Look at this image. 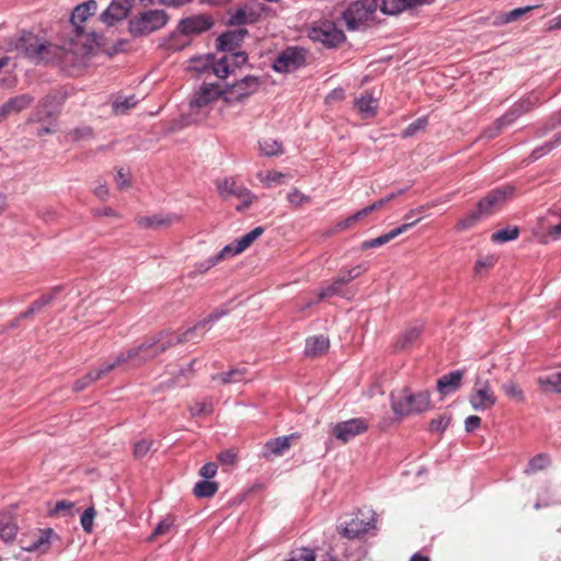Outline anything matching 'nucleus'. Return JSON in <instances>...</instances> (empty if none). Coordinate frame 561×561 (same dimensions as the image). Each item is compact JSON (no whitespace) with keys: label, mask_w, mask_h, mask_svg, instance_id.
<instances>
[{"label":"nucleus","mask_w":561,"mask_h":561,"mask_svg":"<svg viewBox=\"0 0 561 561\" xmlns=\"http://www.w3.org/2000/svg\"><path fill=\"white\" fill-rule=\"evenodd\" d=\"M7 43L8 51H14L19 56L30 59L35 64L47 59L48 50L50 48V45L46 41L28 31H22L21 33L9 37Z\"/></svg>","instance_id":"nucleus-1"},{"label":"nucleus","mask_w":561,"mask_h":561,"mask_svg":"<svg viewBox=\"0 0 561 561\" xmlns=\"http://www.w3.org/2000/svg\"><path fill=\"white\" fill-rule=\"evenodd\" d=\"M390 404L397 417L420 414L431 408V394L428 391L413 393L409 388H402L390 393Z\"/></svg>","instance_id":"nucleus-2"},{"label":"nucleus","mask_w":561,"mask_h":561,"mask_svg":"<svg viewBox=\"0 0 561 561\" xmlns=\"http://www.w3.org/2000/svg\"><path fill=\"white\" fill-rule=\"evenodd\" d=\"M98 9V4L95 0H88L78 4L71 15L70 23L72 26V31L75 33L76 38L83 39L82 45L85 47L102 46L104 42V37L102 34L95 32L94 30H87L83 23L92 18Z\"/></svg>","instance_id":"nucleus-3"},{"label":"nucleus","mask_w":561,"mask_h":561,"mask_svg":"<svg viewBox=\"0 0 561 561\" xmlns=\"http://www.w3.org/2000/svg\"><path fill=\"white\" fill-rule=\"evenodd\" d=\"M378 0H357L351 2L342 13L348 31H365L376 24Z\"/></svg>","instance_id":"nucleus-4"},{"label":"nucleus","mask_w":561,"mask_h":561,"mask_svg":"<svg viewBox=\"0 0 561 561\" xmlns=\"http://www.w3.org/2000/svg\"><path fill=\"white\" fill-rule=\"evenodd\" d=\"M169 21V15L164 10H146L128 21V32L133 37L149 35L161 30Z\"/></svg>","instance_id":"nucleus-5"},{"label":"nucleus","mask_w":561,"mask_h":561,"mask_svg":"<svg viewBox=\"0 0 561 561\" xmlns=\"http://www.w3.org/2000/svg\"><path fill=\"white\" fill-rule=\"evenodd\" d=\"M167 342H171V332L162 331L140 345L128 348L126 356L134 365H141L169 350L171 346H165Z\"/></svg>","instance_id":"nucleus-6"},{"label":"nucleus","mask_w":561,"mask_h":561,"mask_svg":"<svg viewBox=\"0 0 561 561\" xmlns=\"http://www.w3.org/2000/svg\"><path fill=\"white\" fill-rule=\"evenodd\" d=\"M539 103V95L536 92L529 93L514 103L503 116L497 118L493 126L485 130V136L488 138L497 136L504 127L512 125L518 117L534 110Z\"/></svg>","instance_id":"nucleus-7"},{"label":"nucleus","mask_w":561,"mask_h":561,"mask_svg":"<svg viewBox=\"0 0 561 561\" xmlns=\"http://www.w3.org/2000/svg\"><path fill=\"white\" fill-rule=\"evenodd\" d=\"M308 36L327 48H336L346 41L344 32L330 20L314 22L308 31Z\"/></svg>","instance_id":"nucleus-8"},{"label":"nucleus","mask_w":561,"mask_h":561,"mask_svg":"<svg viewBox=\"0 0 561 561\" xmlns=\"http://www.w3.org/2000/svg\"><path fill=\"white\" fill-rule=\"evenodd\" d=\"M262 81L256 76H245L232 84H227L221 92L222 101L231 105L241 103L260 90Z\"/></svg>","instance_id":"nucleus-9"},{"label":"nucleus","mask_w":561,"mask_h":561,"mask_svg":"<svg viewBox=\"0 0 561 561\" xmlns=\"http://www.w3.org/2000/svg\"><path fill=\"white\" fill-rule=\"evenodd\" d=\"M307 49L299 46H288L278 53L272 68L279 73L293 72L306 65Z\"/></svg>","instance_id":"nucleus-10"},{"label":"nucleus","mask_w":561,"mask_h":561,"mask_svg":"<svg viewBox=\"0 0 561 561\" xmlns=\"http://www.w3.org/2000/svg\"><path fill=\"white\" fill-rule=\"evenodd\" d=\"M515 192L516 187L512 184H505L493 188L478 202L477 207L479 213L484 217H489L500 209L506 201L515 194Z\"/></svg>","instance_id":"nucleus-11"},{"label":"nucleus","mask_w":561,"mask_h":561,"mask_svg":"<svg viewBox=\"0 0 561 561\" xmlns=\"http://www.w3.org/2000/svg\"><path fill=\"white\" fill-rule=\"evenodd\" d=\"M227 313L228 310L224 307L216 309L206 318L198 321L195 325L186 329L184 332L171 333V342H167L165 346H175L178 344H183L185 342L193 341L194 337L198 335L199 331H203L206 329V327L214 324Z\"/></svg>","instance_id":"nucleus-12"},{"label":"nucleus","mask_w":561,"mask_h":561,"mask_svg":"<svg viewBox=\"0 0 561 561\" xmlns=\"http://www.w3.org/2000/svg\"><path fill=\"white\" fill-rule=\"evenodd\" d=\"M469 403L474 411L483 412L492 409L496 403V397L491 389L489 380L477 378L469 394Z\"/></svg>","instance_id":"nucleus-13"},{"label":"nucleus","mask_w":561,"mask_h":561,"mask_svg":"<svg viewBox=\"0 0 561 561\" xmlns=\"http://www.w3.org/2000/svg\"><path fill=\"white\" fill-rule=\"evenodd\" d=\"M217 190L219 195L225 199L230 197L239 198L241 204L236 207L239 211L248 208L254 199L253 194L247 187L238 185L232 178L217 181Z\"/></svg>","instance_id":"nucleus-14"},{"label":"nucleus","mask_w":561,"mask_h":561,"mask_svg":"<svg viewBox=\"0 0 561 561\" xmlns=\"http://www.w3.org/2000/svg\"><path fill=\"white\" fill-rule=\"evenodd\" d=\"M264 10L265 5L261 2H245L229 14L228 23L237 26L255 23Z\"/></svg>","instance_id":"nucleus-15"},{"label":"nucleus","mask_w":561,"mask_h":561,"mask_svg":"<svg viewBox=\"0 0 561 561\" xmlns=\"http://www.w3.org/2000/svg\"><path fill=\"white\" fill-rule=\"evenodd\" d=\"M53 538L51 528H32V530L23 536L20 540L21 547L25 551L46 552Z\"/></svg>","instance_id":"nucleus-16"},{"label":"nucleus","mask_w":561,"mask_h":561,"mask_svg":"<svg viewBox=\"0 0 561 561\" xmlns=\"http://www.w3.org/2000/svg\"><path fill=\"white\" fill-rule=\"evenodd\" d=\"M368 425L362 417L339 422L332 427V435L342 443H347L367 431Z\"/></svg>","instance_id":"nucleus-17"},{"label":"nucleus","mask_w":561,"mask_h":561,"mask_svg":"<svg viewBox=\"0 0 561 561\" xmlns=\"http://www.w3.org/2000/svg\"><path fill=\"white\" fill-rule=\"evenodd\" d=\"M214 21L210 15L198 14L182 19L179 22L178 31L182 35H198L211 28Z\"/></svg>","instance_id":"nucleus-18"},{"label":"nucleus","mask_w":561,"mask_h":561,"mask_svg":"<svg viewBox=\"0 0 561 561\" xmlns=\"http://www.w3.org/2000/svg\"><path fill=\"white\" fill-rule=\"evenodd\" d=\"M131 3V0H112L110 5L101 13L100 20L107 26H114L128 16Z\"/></svg>","instance_id":"nucleus-19"},{"label":"nucleus","mask_w":561,"mask_h":561,"mask_svg":"<svg viewBox=\"0 0 561 561\" xmlns=\"http://www.w3.org/2000/svg\"><path fill=\"white\" fill-rule=\"evenodd\" d=\"M222 89L218 83H203L197 91L194 92L190 100L192 108H203L208 104L221 98Z\"/></svg>","instance_id":"nucleus-20"},{"label":"nucleus","mask_w":561,"mask_h":561,"mask_svg":"<svg viewBox=\"0 0 561 561\" xmlns=\"http://www.w3.org/2000/svg\"><path fill=\"white\" fill-rule=\"evenodd\" d=\"M248 33V30L243 27L227 31L217 37L216 47L225 54L234 51L240 47Z\"/></svg>","instance_id":"nucleus-21"},{"label":"nucleus","mask_w":561,"mask_h":561,"mask_svg":"<svg viewBox=\"0 0 561 561\" xmlns=\"http://www.w3.org/2000/svg\"><path fill=\"white\" fill-rule=\"evenodd\" d=\"M33 101L34 98L26 93L10 98L0 106V124L7 121L11 115L27 108Z\"/></svg>","instance_id":"nucleus-22"},{"label":"nucleus","mask_w":561,"mask_h":561,"mask_svg":"<svg viewBox=\"0 0 561 561\" xmlns=\"http://www.w3.org/2000/svg\"><path fill=\"white\" fill-rule=\"evenodd\" d=\"M295 438H298V435L290 434L267 440L262 448V457L272 459L284 455L290 448L291 440Z\"/></svg>","instance_id":"nucleus-23"},{"label":"nucleus","mask_w":561,"mask_h":561,"mask_svg":"<svg viewBox=\"0 0 561 561\" xmlns=\"http://www.w3.org/2000/svg\"><path fill=\"white\" fill-rule=\"evenodd\" d=\"M181 220V216L170 213V214H157L152 216H141L136 219V222L139 227L146 229H158L162 227H169L175 222Z\"/></svg>","instance_id":"nucleus-24"},{"label":"nucleus","mask_w":561,"mask_h":561,"mask_svg":"<svg viewBox=\"0 0 561 561\" xmlns=\"http://www.w3.org/2000/svg\"><path fill=\"white\" fill-rule=\"evenodd\" d=\"M419 221H420V219H415L413 221L405 222V224H403V225L392 229L391 231H389V232H387L385 234H381V236H379L377 238H374V239H370V240H365L360 244V249L362 250H369V249H374V248H378V247L385 245L386 243H388L391 240H393L396 237H398L401 233L408 231L411 227H413Z\"/></svg>","instance_id":"nucleus-25"},{"label":"nucleus","mask_w":561,"mask_h":561,"mask_svg":"<svg viewBox=\"0 0 561 561\" xmlns=\"http://www.w3.org/2000/svg\"><path fill=\"white\" fill-rule=\"evenodd\" d=\"M462 378L463 370H453L448 374L443 375L437 380L436 389L443 396L450 394L460 388Z\"/></svg>","instance_id":"nucleus-26"},{"label":"nucleus","mask_w":561,"mask_h":561,"mask_svg":"<svg viewBox=\"0 0 561 561\" xmlns=\"http://www.w3.org/2000/svg\"><path fill=\"white\" fill-rule=\"evenodd\" d=\"M377 522V513L369 506H363L356 510L354 517L343 520L340 526H376Z\"/></svg>","instance_id":"nucleus-27"},{"label":"nucleus","mask_w":561,"mask_h":561,"mask_svg":"<svg viewBox=\"0 0 561 561\" xmlns=\"http://www.w3.org/2000/svg\"><path fill=\"white\" fill-rule=\"evenodd\" d=\"M330 346V341L323 334L313 335L306 340L305 354L308 357H317L324 354Z\"/></svg>","instance_id":"nucleus-28"},{"label":"nucleus","mask_w":561,"mask_h":561,"mask_svg":"<svg viewBox=\"0 0 561 561\" xmlns=\"http://www.w3.org/2000/svg\"><path fill=\"white\" fill-rule=\"evenodd\" d=\"M537 382L545 392L561 393V370L539 376Z\"/></svg>","instance_id":"nucleus-29"},{"label":"nucleus","mask_w":561,"mask_h":561,"mask_svg":"<svg viewBox=\"0 0 561 561\" xmlns=\"http://www.w3.org/2000/svg\"><path fill=\"white\" fill-rule=\"evenodd\" d=\"M355 107L363 118H371L377 113L378 102L371 94H365L355 100Z\"/></svg>","instance_id":"nucleus-30"},{"label":"nucleus","mask_w":561,"mask_h":561,"mask_svg":"<svg viewBox=\"0 0 561 561\" xmlns=\"http://www.w3.org/2000/svg\"><path fill=\"white\" fill-rule=\"evenodd\" d=\"M248 370L244 367H234L227 371L211 376L213 380H219L222 385L237 383L245 380Z\"/></svg>","instance_id":"nucleus-31"},{"label":"nucleus","mask_w":561,"mask_h":561,"mask_svg":"<svg viewBox=\"0 0 561 561\" xmlns=\"http://www.w3.org/2000/svg\"><path fill=\"white\" fill-rule=\"evenodd\" d=\"M422 325H410L399 335L396 348L404 350L411 346L420 337Z\"/></svg>","instance_id":"nucleus-32"},{"label":"nucleus","mask_w":561,"mask_h":561,"mask_svg":"<svg viewBox=\"0 0 561 561\" xmlns=\"http://www.w3.org/2000/svg\"><path fill=\"white\" fill-rule=\"evenodd\" d=\"M345 286V280L335 278L329 286L322 288L318 295L317 300H311L306 304V308H309L321 300L332 297V296H342V288Z\"/></svg>","instance_id":"nucleus-33"},{"label":"nucleus","mask_w":561,"mask_h":561,"mask_svg":"<svg viewBox=\"0 0 561 561\" xmlns=\"http://www.w3.org/2000/svg\"><path fill=\"white\" fill-rule=\"evenodd\" d=\"M79 513V508L77 507V504L72 501L68 500H61L57 501L54 505V507L48 510V516L55 517L58 515L65 516V517H73Z\"/></svg>","instance_id":"nucleus-34"},{"label":"nucleus","mask_w":561,"mask_h":561,"mask_svg":"<svg viewBox=\"0 0 561 561\" xmlns=\"http://www.w3.org/2000/svg\"><path fill=\"white\" fill-rule=\"evenodd\" d=\"M103 376H105L104 371L102 370L101 366L96 369L90 370L88 374H85L83 377L77 379L73 383V391L80 392L88 388L93 382L101 379Z\"/></svg>","instance_id":"nucleus-35"},{"label":"nucleus","mask_w":561,"mask_h":561,"mask_svg":"<svg viewBox=\"0 0 561 561\" xmlns=\"http://www.w3.org/2000/svg\"><path fill=\"white\" fill-rule=\"evenodd\" d=\"M259 148L261 154L265 157H278L284 152L283 144L276 139L271 138L260 140Z\"/></svg>","instance_id":"nucleus-36"},{"label":"nucleus","mask_w":561,"mask_h":561,"mask_svg":"<svg viewBox=\"0 0 561 561\" xmlns=\"http://www.w3.org/2000/svg\"><path fill=\"white\" fill-rule=\"evenodd\" d=\"M264 232L262 226L255 227L244 236L236 239V251L243 252L247 250L256 239H259Z\"/></svg>","instance_id":"nucleus-37"},{"label":"nucleus","mask_w":561,"mask_h":561,"mask_svg":"<svg viewBox=\"0 0 561 561\" xmlns=\"http://www.w3.org/2000/svg\"><path fill=\"white\" fill-rule=\"evenodd\" d=\"M550 457L547 454H537L527 463L524 472L526 474H533L540 470H543L550 466Z\"/></svg>","instance_id":"nucleus-38"},{"label":"nucleus","mask_w":561,"mask_h":561,"mask_svg":"<svg viewBox=\"0 0 561 561\" xmlns=\"http://www.w3.org/2000/svg\"><path fill=\"white\" fill-rule=\"evenodd\" d=\"M519 236V228L517 226H508L504 229L497 230L491 236V241L494 243H505L514 241Z\"/></svg>","instance_id":"nucleus-39"},{"label":"nucleus","mask_w":561,"mask_h":561,"mask_svg":"<svg viewBox=\"0 0 561 561\" xmlns=\"http://www.w3.org/2000/svg\"><path fill=\"white\" fill-rule=\"evenodd\" d=\"M217 491L218 483L210 480H201L195 484L193 489V493L197 497H210Z\"/></svg>","instance_id":"nucleus-40"},{"label":"nucleus","mask_w":561,"mask_h":561,"mask_svg":"<svg viewBox=\"0 0 561 561\" xmlns=\"http://www.w3.org/2000/svg\"><path fill=\"white\" fill-rule=\"evenodd\" d=\"M501 389L510 399L518 402H524L526 400L523 389L513 380L505 381L501 386Z\"/></svg>","instance_id":"nucleus-41"},{"label":"nucleus","mask_w":561,"mask_h":561,"mask_svg":"<svg viewBox=\"0 0 561 561\" xmlns=\"http://www.w3.org/2000/svg\"><path fill=\"white\" fill-rule=\"evenodd\" d=\"M138 103L136 95L118 98L113 102V111L115 114H125Z\"/></svg>","instance_id":"nucleus-42"},{"label":"nucleus","mask_w":561,"mask_h":561,"mask_svg":"<svg viewBox=\"0 0 561 561\" xmlns=\"http://www.w3.org/2000/svg\"><path fill=\"white\" fill-rule=\"evenodd\" d=\"M484 216L482 214H480L479 209L477 208L476 210H472V211L468 213L465 217H462L458 221L456 228L459 231L468 230V229L472 228Z\"/></svg>","instance_id":"nucleus-43"},{"label":"nucleus","mask_w":561,"mask_h":561,"mask_svg":"<svg viewBox=\"0 0 561 561\" xmlns=\"http://www.w3.org/2000/svg\"><path fill=\"white\" fill-rule=\"evenodd\" d=\"M211 70L214 75L220 79L227 78L232 72L226 55L213 62Z\"/></svg>","instance_id":"nucleus-44"},{"label":"nucleus","mask_w":561,"mask_h":561,"mask_svg":"<svg viewBox=\"0 0 561 561\" xmlns=\"http://www.w3.org/2000/svg\"><path fill=\"white\" fill-rule=\"evenodd\" d=\"M378 8H380L382 13L388 15H394L407 11V8L401 0H382Z\"/></svg>","instance_id":"nucleus-45"},{"label":"nucleus","mask_w":561,"mask_h":561,"mask_svg":"<svg viewBox=\"0 0 561 561\" xmlns=\"http://www.w3.org/2000/svg\"><path fill=\"white\" fill-rule=\"evenodd\" d=\"M428 124L426 116L419 117L411 124H409L401 133L402 138H409L414 136L419 130L425 129Z\"/></svg>","instance_id":"nucleus-46"},{"label":"nucleus","mask_w":561,"mask_h":561,"mask_svg":"<svg viewBox=\"0 0 561 561\" xmlns=\"http://www.w3.org/2000/svg\"><path fill=\"white\" fill-rule=\"evenodd\" d=\"M451 417L450 415L444 413L438 415L437 417L433 419L430 422L428 430L432 433H444L448 425L450 424Z\"/></svg>","instance_id":"nucleus-47"},{"label":"nucleus","mask_w":561,"mask_h":561,"mask_svg":"<svg viewBox=\"0 0 561 561\" xmlns=\"http://www.w3.org/2000/svg\"><path fill=\"white\" fill-rule=\"evenodd\" d=\"M285 561H316V553L308 548L293 550Z\"/></svg>","instance_id":"nucleus-48"},{"label":"nucleus","mask_w":561,"mask_h":561,"mask_svg":"<svg viewBox=\"0 0 561 561\" xmlns=\"http://www.w3.org/2000/svg\"><path fill=\"white\" fill-rule=\"evenodd\" d=\"M127 355V350L119 352L112 362L105 363L101 366L104 374H108L110 371L114 370L117 367H121L124 364H127L130 362L129 357Z\"/></svg>","instance_id":"nucleus-49"},{"label":"nucleus","mask_w":561,"mask_h":561,"mask_svg":"<svg viewBox=\"0 0 561 561\" xmlns=\"http://www.w3.org/2000/svg\"><path fill=\"white\" fill-rule=\"evenodd\" d=\"M225 55L229 61L230 69H232V72L234 71V69L240 68L248 61V55L245 51H241V50L236 51L234 50V51L227 53Z\"/></svg>","instance_id":"nucleus-50"},{"label":"nucleus","mask_w":561,"mask_h":561,"mask_svg":"<svg viewBox=\"0 0 561 561\" xmlns=\"http://www.w3.org/2000/svg\"><path fill=\"white\" fill-rule=\"evenodd\" d=\"M288 203L294 207H299L306 203H310L311 197L300 192L298 188H293L287 194Z\"/></svg>","instance_id":"nucleus-51"},{"label":"nucleus","mask_w":561,"mask_h":561,"mask_svg":"<svg viewBox=\"0 0 561 561\" xmlns=\"http://www.w3.org/2000/svg\"><path fill=\"white\" fill-rule=\"evenodd\" d=\"M495 262H496V257L494 255H485V256L480 257L479 260H477V262L474 264V268H473L474 273L477 275L482 274L483 271H486L490 267H492Z\"/></svg>","instance_id":"nucleus-52"},{"label":"nucleus","mask_w":561,"mask_h":561,"mask_svg":"<svg viewBox=\"0 0 561 561\" xmlns=\"http://www.w3.org/2000/svg\"><path fill=\"white\" fill-rule=\"evenodd\" d=\"M192 416H201L203 414H210L213 412V404L208 402H196L190 408Z\"/></svg>","instance_id":"nucleus-53"},{"label":"nucleus","mask_w":561,"mask_h":561,"mask_svg":"<svg viewBox=\"0 0 561 561\" xmlns=\"http://www.w3.org/2000/svg\"><path fill=\"white\" fill-rule=\"evenodd\" d=\"M551 150H553V144H549V141L545 142L543 145L536 147L531 153L529 154L530 161H536L543 156L548 154Z\"/></svg>","instance_id":"nucleus-54"},{"label":"nucleus","mask_w":561,"mask_h":561,"mask_svg":"<svg viewBox=\"0 0 561 561\" xmlns=\"http://www.w3.org/2000/svg\"><path fill=\"white\" fill-rule=\"evenodd\" d=\"M151 447H152L151 440L142 439V440L136 443L135 447H134L135 457L136 458L145 457L150 451Z\"/></svg>","instance_id":"nucleus-55"},{"label":"nucleus","mask_w":561,"mask_h":561,"mask_svg":"<svg viewBox=\"0 0 561 561\" xmlns=\"http://www.w3.org/2000/svg\"><path fill=\"white\" fill-rule=\"evenodd\" d=\"M533 9H535V7H531V5H527V7H524V8H516V9H513L511 10L510 12H507L505 14V19L504 21L506 23H510V22H513V21H516L517 19H519L520 16H523L525 13L531 11Z\"/></svg>","instance_id":"nucleus-56"},{"label":"nucleus","mask_w":561,"mask_h":561,"mask_svg":"<svg viewBox=\"0 0 561 561\" xmlns=\"http://www.w3.org/2000/svg\"><path fill=\"white\" fill-rule=\"evenodd\" d=\"M240 252L236 251V240L225 245L217 254L213 255L216 261L219 263L221 260H225L227 256H233L239 254Z\"/></svg>","instance_id":"nucleus-57"},{"label":"nucleus","mask_w":561,"mask_h":561,"mask_svg":"<svg viewBox=\"0 0 561 561\" xmlns=\"http://www.w3.org/2000/svg\"><path fill=\"white\" fill-rule=\"evenodd\" d=\"M366 268H363L360 265L355 266L353 268H350L345 272H343L337 278L345 280V285L348 284L351 280L358 277Z\"/></svg>","instance_id":"nucleus-58"},{"label":"nucleus","mask_w":561,"mask_h":561,"mask_svg":"<svg viewBox=\"0 0 561 561\" xmlns=\"http://www.w3.org/2000/svg\"><path fill=\"white\" fill-rule=\"evenodd\" d=\"M95 515L96 512L93 506H89L88 508H85L80 516L81 526H93Z\"/></svg>","instance_id":"nucleus-59"},{"label":"nucleus","mask_w":561,"mask_h":561,"mask_svg":"<svg viewBox=\"0 0 561 561\" xmlns=\"http://www.w3.org/2000/svg\"><path fill=\"white\" fill-rule=\"evenodd\" d=\"M558 126H561V114L560 113H557V114H553L547 125L542 128V131H540L538 134V136H543L546 135L548 131L557 128Z\"/></svg>","instance_id":"nucleus-60"},{"label":"nucleus","mask_w":561,"mask_h":561,"mask_svg":"<svg viewBox=\"0 0 561 561\" xmlns=\"http://www.w3.org/2000/svg\"><path fill=\"white\" fill-rule=\"evenodd\" d=\"M217 469L218 467L215 462H207L201 468L199 474L204 478V480H210L216 476Z\"/></svg>","instance_id":"nucleus-61"},{"label":"nucleus","mask_w":561,"mask_h":561,"mask_svg":"<svg viewBox=\"0 0 561 561\" xmlns=\"http://www.w3.org/2000/svg\"><path fill=\"white\" fill-rule=\"evenodd\" d=\"M217 264L218 262L216 261V259L214 256H209L207 260L196 264L195 273L204 274Z\"/></svg>","instance_id":"nucleus-62"},{"label":"nucleus","mask_w":561,"mask_h":561,"mask_svg":"<svg viewBox=\"0 0 561 561\" xmlns=\"http://www.w3.org/2000/svg\"><path fill=\"white\" fill-rule=\"evenodd\" d=\"M481 425V417L478 415H470L465 420V430L468 433H472L478 430Z\"/></svg>","instance_id":"nucleus-63"},{"label":"nucleus","mask_w":561,"mask_h":561,"mask_svg":"<svg viewBox=\"0 0 561 561\" xmlns=\"http://www.w3.org/2000/svg\"><path fill=\"white\" fill-rule=\"evenodd\" d=\"M366 528H341V535L345 538H356L366 533Z\"/></svg>","instance_id":"nucleus-64"}]
</instances>
